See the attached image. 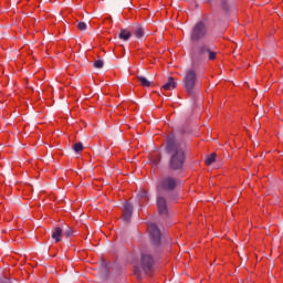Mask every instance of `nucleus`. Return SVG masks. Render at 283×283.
<instances>
[{"mask_svg": "<svg viewBox=\"0 0 283 283\" xmlns=\"http://www.w3.org/2000/svg\"><path fill=\"white\" fill-rule=\"evenodd\" d=\"M122 220H123L124 222H129V220H132V213H124V214L122 216Z\"/></svg>", "mask_w": 283, "mask_h": 283, "instance_id": "20", "label": "nucleus"}, {"mask_svg": "<svg viewBox=\"0 0 283 283\" xmlns=\"http://www.w3.org/2000/svg\"><path fill=\"white\" fill-rule=\"evenodd\" d=\"M161 157L158 154H155L150 157V163L154 167H158L160 165Z\"/></svg>", "mask_w": 283, "mask_h": 283, "instance_id": "14", "label": "nucleus"}, {"mask_svg": "<svg viewBox=\"0 0 283 283\" xmlns=\"http://www.w3.org/2000/svg\"><path fill=\"white\" fill-rule=\"evenodd\" d=\"M216 154H211L210 156H208L207 158H206V165H213V161L216 160Z\"/></svg>", "mask_w": 283, "mask_h": 283, "instance_id": "18", "label": "nucleus"}, {"mask_svg": "<svg viewBox=\"0 0 283 283\" xmlns=\"http://www.w3.org/2000/svg\"><path fill=\"white\" fill-rule=\"evenodd\" d=\"M177 83L174 80V77H168V81L163 85V90H165L166 92H169L171 90H176L177 87Z\"/></svg>", "mask_w": 283, "mask_h": 283, "instance_id": "11", "label": "nucleus"}, {"mask_svg": "<svg viewBox=\"0 0 283 283\" xmlns=\"http://www.w3.org/2000/svg\"><path fill=\"white\" fill-rule=\"evenodd\" d=\"M12 218H13V217L9 214V217H4L3 220H4L6 222H10V220H12Z\"/></svg>", "mask_w": 283, "mask_h": 283, "instance_id": "23", "label": "nucleus"}, {"mask_svg": "<svg viewBox=\"0 0 283 283\" xmlns=\"http://www.w3.org/2000/svg\"><path fill=\"white\" fill-rule=\"evenodd\" d=\"M137 81H139L143 87H149V85H151V82H149L145 76H137Z\"/></svg>", "mask_w": 283, "mask_h": 283, "instance_id": "15", "label": "nucleus"}, {"mask_svg": "<svg viewBox=\"0 0 283 283\" xmlns=\"http://www.w3.org/2000/svg\"><path fill=\"white\" fill-rule=\"evenodd\" d=\"M103 65H104L103 60H96V61L94 62V67H96L97 70L103 69Z\"/></svg>", "mask_w": 283, "mask_h": 283, "instance_id": "19", "label": "nucleus"}, {"mask_svg": "<svg viewBox=\"0 0 283 283\" xmlns=\"http://www.w3.org/2000/svg\"><path fill=\"white\" fill-rule=\"evenodd\" d=\"M209 29L207 28V23L203 21L197 22L190 33V40L192 43H198V41H202V39L207 38Z\"/></svg>", "mask_w": 283, "mask_h": 283, "instance_id": "5", "label": "nucleus"}, {"mask_svg": "<svg viewBox=\"0 0 283 283\" xmlns=\"http://www.w3.org/2000/svg\"><path fill=\"white\" fill-rule=\"evenodd\" d=\"M148 233L149 238L155 247H158L160 244V240L163 238V234L160 232V228H158V223L155 221L148 222Z\"/></svg>", "mask_w": 283, "mask_h": 283, "instance_id": "7", "label": "nucleus"}, {"mask_svg": "<svg viewBox=\"0 0 283 283\" xmlns=\"http://www.w3.org/2000/svg\"><path fill=\"white\" fill-rule=\"evenodd\" d=\"M209 59V61H216L217 53L211 51L207 44H200L198 46L197 53L193 54L192 60L196 61H202L203 59Z\"/></svg>", "mask_w": 283, "mask_h": 283, "instance_id": "6", "label": "nucleus"}, {"mask_svg": "<svg viewBox=\"0 0 283 283\" xmlns=\"http://www.w3.org/2000/svg\"><path fill=\"white\" fill-rule=\"evenodd\" d=\"M73 149L76 154H81V151L83 150V143L78 142V143L74 144Z\"/></svg>", "mask_w": 283, "mask_h": 283, "instance_id": "17", "label": "nucleus"}, {"mask_svg": "<svg viewBox=\"0 0 283 283\" xmlns=\"http://www.w3.org/2000/svg\"><path fill=\"white\" fill-rule=\"evenodd\" d=\"M77 28L81 30V31H84V30H87V24L85 22H80L77 24Z\"/></svg>", "mask_w": 283, "mask_h": 283, "instance_id": "21", "label": "nucleus"}, {"mask_svg": "<svg viewBox=\"0 0 283 283\" xmlns=\"http://www.w3.org/2000/svg\"><path fill=\"white\" fill-rule=\"evenodd\" d=\"M137 205H132V202L124 203L125 213H134V211H140L143 209V205H147L149 202V193L147 190H140L136 196Z\"/></svg>", "mask_w": 283, "mask_h": 283, "instance_id": "3", "label": "nucleus"}, {"mask_svg": "<svg viewBox=\"0 0 283 283\" xmlns=\"http://www.w3.org/2000/svg\"><path fill=\"white\" fill-rule=\"evenodd\" d=\"M118 36L122 41H127L128 39H132V31L122 29Z\"/></svg>", "mask_w": 283, "mask_h": 283, "instance_id": "12", "label": "nucleus"}, {"mask_svg": "<svg viewBox=\"0 0 283 283\" xmlns=\"http://www.w3.org/2000/svg\"><path fill=\"white\" fill-rule=\"evenodd\" d=\"M159 187L164 191H174L178 187V179L171 176L164 177L159 182Z\"/></svg>", "mask_w": 283, "mask_h": 283, "instance_id": "8", "label": "nucleus"}, {"mask_svg": "<svg viewBox=\"0 0 283 283\" xmlns=\"http://www.w3.org/2000/svg\"><path fill=\"white\" fill-rule=\"evenodd\" d=\"M61 235H63V230L61 228H55L52 239L55 240V242H61Z\"/></svg>", "mask_w": 283, "mask_h": 283, "instance_id": "13", "label": "nucleus"}, {"mask_svg": "<svg viewBox=\"0 0 283 283\" xmlns=\"http://www.w3.org/2000/svg\"><path fill=\"white\" fill-rule=\"evenodd\" d=\"M157 208L159 213H168L169 208L167 207V199L163 196L157 197Z\"/></svg>", "mask_w": 283, "mask_h": 283, "instance_id": "9", "label": "nucleus"}, {"mask_svg": "<svg viewBox=\"0 0 283 283\" xmlns=\"http://www.w3.org/2000/svg\"><path fill=\"white\" fill-rule=\"evenodd\" d=\"M196 83H198V74L196 70L190 69L186 72L184 77V87L189 96H196Z\"/></svg>", "mask_w": 283, "mask_h": 283, "instance_id": "4", "label": "nucleus"}, {"mask_svg": "<svg viewBox=\"0 0 283 283\" xmlns=\"http://www.w3.org/2000/svg\"><path fill=\"white\" fill-rule=\"evenodd\" d=\"M221 10L226 14L229 13V10H231V7L229 6V2H227V0H221Z\"/></svg>", "mask_w": 283, "mask_h": 283, "instance_id": "16", "label": "nucleus"}, {"mask_svg": "<svg viewBox=\"0 0 283 283\" xmlns=\"http://www.w3.org/2000/svg\"><path fill=\"white\" fill-rule=\"evenodd\" d=\"M64 233L66 238H70V235H72V229L66 230Z\"/></svg>", "mask_w": 283, "mask_h": 283, "instance_id": "22", "label": "nucleus"}, {"mask_svg": "<svg viewBox=\"0 0 283 283\" xmlns=\"http://www.w3.org/2000/svg\"><path fill=\"white\" fill-rule=\"evenodd\" d=\"M185 144L176 138L174 133L167 136L166 153L169 156L168 167L170 171H182L187 155L185 154Z\"/></svg>", "mask_w": 283, "mask_h": 283, "instance_id": "1", "label": "nucleus"}, {"mask_svg": "<svg viewBox=\"0 0 283 283\" xmlns=\"http://www.w3.org/2000/svg\"><path fill=\"white\" fill-rule=\"evenodd\" d=\"M132 32L135 34L136 39H143V36H145V27L136 23L132 27Z\"/></svg>", "mask_w": 283, "mask_h": 283, "instance_id": "10", "label": "nucleus"}, {"mask_svg": "<svg viewBox=\"0 0 283 283\" xmlns=\"http://www.w3.org/2000/svg\"><path fill=\"white\" fill-rule=\"evenodd\" d=\"M206 1V3H211V0H205Z\"/></svg>", "mask_w": 283, "mask_h": 283, "instance_id": "25", "label": "nucleus"}, {"mask_svg": "<svg viewBox=\"0 0 283 283\" xmlns=\"http://www.w3.org/2000/svg\"><path fill=\"white\" fill-rule=\"evenodd\" d=\"M170 199H171V200H176V195H172V196L170 197Z\"/></svg>", "mask_w": 283, "mask_h": 283, "instance_id": "24", "label": "nucleus"}, {"mask_svg": "<svg viewBox=\"0 0 283 283\" xmlns=\"http://www.w3.org/2000/svg\"><path fill=\"white\" fill-rule=\"evenodd\" d=\"M154 269V258L147 252H143L140 256V262L135 263L134 273L137 280H143V275H147L149 271Z\"/></svg>", "mask_w": 283, "mask_h": 283, "instance_id": "2", "label": "nucleus"}]
</instances>
